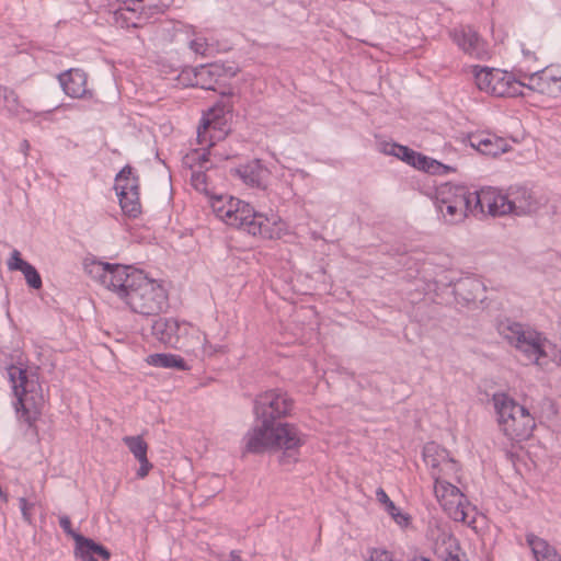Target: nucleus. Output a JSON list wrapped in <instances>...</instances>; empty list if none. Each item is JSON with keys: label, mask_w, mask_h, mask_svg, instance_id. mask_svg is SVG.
Returning a JSON list of instances; mask_svg holds the SVG:
<instances>
[{"label": "nucleus", "mask_w": 561, "mask_h": 561, "mask_svg": "<svg viewBox=\"0 0 561 561\" xmlns=\"http://www.w3.org/2000/svg\"><path fill=\"white\" fill-rule=\"evenodd\" d=\"M293 408V399L279 389L259 394L254 400V414L260 424L244 436L245 450L252 454L266 449L279 450L282 465L295 463L300 447L306 443V435L294 424L276 422L288 416Z\"/></svg>", "instance_id": "1"}, {"label": "nucleus", "mask_w": 561, "mask_h": 561, "mask_svg": "<svg viewBox=\"0 0 561 561\" xmlns=\"http://www.w3.org/2000/svg\"><path fill=\"white\" fill-rule=\"evenodd\" d=\"M213 209L216 216L229 226L252 236L272 237L268 219L265 215L255 211L249 203L232 196H229L224 203V198L219 197L213 203Z\"/></svg>", "instance_id": "2"}, {"label": "nucleus", "mask_w": 561, "mask_h": 561, "mask_svg": "<svg viewBox=\"0 0 561 561\" xmlns=\"http://www.w3.org/2000/svg\"><path fill=\"white\" fill-rule=\"evenodd\" d=\"M493 405L501 431L511 440L522 442L533 435L536 426L529 411L504 392L494 393Z\"/></svg>", "instance_id": "3"}, {"label": "nucleus", "mask_w": 561, "mask_h": 561, "mask_svg": "<svg viewBox=\"0 0 561 561\" xmlns=\"http://www.w3.org/2000/svg\"><path fill=\"white\" fill-rule=\"evenodd\" d=\"M7 370L20 405L16 410L21 411V416L31 425L45 404L42 387L36 376L30 375L26 369L11 365Z\"/></svg>", "instance_id": "4"}, {"label": "nucleus", "mask_w": 561, "mask_h": 561, "mask_svg": "<svg viewBox=\"0 0 561 561\" xmlns=\"http://www.w3.org/2000/svg\"><path fill=\"white\" fill-rule=\"evenodd\" d=\"M124 301L134 312L158 316L168 307V295L160 284L142 273L136 275V283L126 294Z\"/></svg>", "instance_id": "5"}, {"label": "nucleus", "mask_w": 561, "mask_h": 561, "mask_svg": "<svg viewBox=\"0 0 561 561\" xmlns=\"http://www.w3.org/2000/svg\"><path fill=\"white\" fill-rule=\"evenodd\" d=\"M89 273L98 278L107 289L113 290L123 300L136 283V275L142 274L129 265L111 264L93 261L87 266Z\"/></svg>", "instance_id": "6"}, {"label": "nucleus", "mask_w": 561, "mask_h": 561, "mask_svg": "<svg viewBox=\"0 0 561 561\" xmlns=\"http://www.w3.org/2000/svg\"><path fill=\"white\" fill-rule=\"evenodd\" d=\"M194 328L185 322L174 318L158 317L152 320L151 334L161 344L181 350L184 352H193L195 344L192 333Z\"/></svg>", "instance_id": "7"}, {"label": "nucleus", "mask_w": 561, "mask_h": 561, "mask_svg": "<svg viewBox=\"0 0 561 561\" xmlns=\"http://www.w3.org/2000/svg\"><path fill=\"white\" fill-rule=\"evenodd\" d=\"M473 76L476 84L481 91L502 98L523 95V84L512 73L476 66L473 67Z\"/></svg>", "instance_id": "8"}, {"label": "nucleus", "mask_w": 561, "mask_h": 561, "mask_svg": "<svg viewBox=\"0 0 561 561\" xmlns=\"http://www.w3.org/2000/svg\"><path fill=\"white\" fill-rule=\"evenodd\" d=\"M502 333L531 363L540 365V360L548 357L547 340L537 331L526 330L520 323L513 322L504 327Z\"/></svg>", "instance_id": "9"}, {"label": "nucleus", "mask_w": 561, "mask_h": 561, "mask_svg": "<svg viewBox=\"0 0 561 561\" xmlns=\"http://www.w3.org/2000/svg\"><path fill=\"white\" fill-rule=\"evenodd\" d=\"M435 480L434 492L446 512L455 522H461L471 525L474 519L469 518V503L460 489L450 482L442 479L433 472Z\"/></svg>", "instance_id": "10"}, {"label": "nucleus", "mask_w": 561, "mask_h": 561, "mask_svg": "<svg viewBox=\"0 0 561 561\" xmlns=\"http://www.w3.org/2000/svg\"><path fill=\"white\" fill-rule=\"evenodd\" d=\"M238 71V67L233 64L213 62L201 65L192 69L193 79L190 80V84L204 90L217 91L218 88L225 87L227 81L233 78Z\"/></svg>", "instance_id": "11"}, {"label": "nucleus", "mask_w": 561, "mask_h": 561, "mask_svg": "<svg viewBox=\"0 0 561 561\" xmlns=\"http://www.w3.org/2000/svg\"><path fill=\"white\" fill-rule=\"evenodd\" d=\"M437 203L456 205L470 214H478L481 206L479 192H469L465 186L446 185L438 191Z\"/></svg>", "instance_id": "12"}, {"label": "nucleus", "mask_w": 561, "mask_h": 561, "mask_svg": "<svg viewBox=\"0 0 561 561\" xmlns=\"http://www.w3.org/2000/svg\"><path fill=\"white\" fill-rule=\"evenodd\" d=\"M451 35L454 42L463 53L477 59H483L486 56L485 43L472 27L463 26L455 30Z\"/></svg>", "instance_id": "13"}, {"label": "nucleus", "mask_w": 561, "mask_h": 561, "mask_svg": "<svg viewBox=\"0 0 561 561\" xmlns=\"http://www.w3.org/2000/svg\"><path fill=\"white\" fill-rule=\"evenodd\" d=\"M230 172L241 179L244 184L263 190L266 187L270 178V171L262 165L260 160H253L244 165L231 169Z\"/></svg>", "instance_id": "14"}, {"label": "nucleus", "mask_w": 561, "mask_h": 561, "mask_svg": "<svg viewBox=\"0 0 561 561\" xmlns=\"http://www.w3.org/2000/svg\"><path fill=\"white\" fill-rule=\"evenodd\" d=\"M479 199L481 201V206H478V214H484L485 207L488 208V213L492 216L513 214L510 196L502 195L494 191H481L479 192Z\"/></svg>", "instance_id": "15"}, {"label": "nucleus", "mask_w": 561, "mask_h": 561, "mask_svg": "<svg viewBox=\"0 0 561 561\" xmlns=\"http://www.w3.org/2000/svg\"><path fill=\"white\" fill-rule=\"evenodd\" d=\"M471 147L485 156H497L507 151V141L491 134H478L469 138Z\"/></svg>", "instance_id": "16"}, {"label": "nucleus", "mask_w": 561, "mask_h": 561, "mask_svg": "<svg viewBox=\"0 0 561 561\" xmlns=\"http://www.w3.org/2000/svg\"><path fill=\"white\" fill-rule=\"evenodd\" d=\"M65 93L71 98H82L87 93V76L80 69H69L58 76Z\"/></svg>", "instance_id": "17"}, {"label": "nucleus", "mask_w": 561, "mask_h": 561, "mask_svg": "<svg viewBox=\"0 0 561 561\" xmlns=\"http://www.w3.org/2000/svg\"><path fill=\"white\" fill-rule=\"evenodd\" d=\"M123 442L134 457L139 461L140 466L137 470V477L144 479L152 468V463L147 457L148 444L141 436H125L123 437Z\"/></svg>", "instance_id": "18"}, {"label": "nucleus", "mask_w": 561, "mask_h": 561, "mask_svg": "<svg viewBox=\"0 0 561 561\" xmlns=\"http://www.w3.org/2000/svg\"><path fill=\"white\" fill-rule=\"evenodd\" d=\"M122 3L114 15L115 21L121 23L122 27H140L141 16L137 15L140 10V0H118Z\"/></svg>", "instance_id": "19"}, {"label": "nucleus", "mask_w": 561, "mask_h": 561, "mask_svg": "<svg viewBox=\"0 0 561 561\" xmlns=\"http://www.w3.org/2000/svg\"><path fill=\"white\" fill-rule=\"evenodd\" d=\"M423 458L425 463L432 469H439L442 466L456 469L457 463L449 458L446 449L439 448L435 443H428L424 446Z\"/></svg>", "instance_id": "20"}, {"label": "nucleus", "mask_w": 561, "mask_h": 561, "mask_svg": "<svg viewBox=\"0 0 561 561\" xmlns=\"http://www.w3.org/2000/svg\"><path fill=\"white\" fill-rule=\"evenodd\" d=\"M484 291L483 284L471 277H466L458 280L455 284V295L466 302H476L482 300V294Z\"/></svg>", "instance_id": "21"}, {"label": "nucleus", "mask_w": 561, "mask_h": 561, "mask_svg": "<svg viewBox=\"0 0 561 561\" xmlns=\"http://www.w3.org/2000/svg\"><path fill=\"white\" fill-rule=\"evenodd\" d=\"M511 204L513 206V214L515 215H529L537 210L538 203L533 197L531 193L526 188H518L511 193Z\"/></svg>", "instance_id": "22"}, {"label": "nucleus", "mask_w": 561, "mask_h": 561, "mask_svg": "<svg viewBox=\"0 0 561 561\" xmlns=\"http://www.w3.org/2000/svg\"><path fill=\"white\" fill-rule=\"evenodd\" d=\"M461 548L459 540L447 530H439L434 542V549L437 557L442 560L458 552Z\"/></svg>", "instance_id": "23"}, {"label": "nucleus", "mask_w": 561, "mask_h": 561, "mask_svg": "<svg viewBox=\"0 0 561 561\" xmlns=\"http://www.w3.org/2000/svg\"><path fill=\"white\" fill-rule=\"evenodd\" d=\"M134 169L130 165H125L115 178V190L117 194L139 193V179L134 175Z\"/></svg>", "instance_id": "24"}, {"label": "nucleus", "mask_w": 561, "mask_h": 561, "mask_svg": "<svg viewBox=\"0 0 561 561\" xmlns=\"http://www.w3.org/2000/svg\"><path fill=\"white\" fill-rule=\"evenodd\" d=\"M146 362L156 367H162V368H175L178 370H187L188 366L185 363V360L174 354H164V353H157L151 354L146 358Z\"/></svg>", "instance_id": "25"}, {"label": "nucleus", "mask_w": 561, "mask_h": 561, "mask_svg": "<svg viewBox=\"0 0 561 561\" xmlns=\"http://www.w3.org/2000/svg\"><path fill=\"white\" fill-rule=\"evenodd\" d=\"M0 108L7 111L10 116L19 117L25 112L20 104L18 94L7 87L0 85Z\"/></svg>", "instance_id": "26"}, {"label": "nucleus", "mask_w": 561, "mask_h": 561, "mask_svg": "<svg viewBox=\"0 0 561 561\" xmlns=\"http://www.w3.org/2000/svg\"><path fill=\"white\" fill-rule=\"evenodd\" d=\"M382 152L389 156H394L414 168L416 165V160L421 154L405 146L398 145L396 142L383 144Z\"/></svg>", "instance_id": "27"}, {"label": "nucleus", "mask_w": 561, "mask_h": 561, "mask_svg": "<svg viewBox=\"0 0 561 561\" xmlns=\"http://www.w3.org/2000/svg\"><path fill=\"white\" fill-rule=\"evenodd\" d=\"M526 542L538 561H545L546 558L554 556L556 549L534 534L526 535Z\"/></svg>", "instance_id": "28"}, {"label": "nucleus", "mask_w": 561, "mask_h": 561, "mask_svg": "<svg viewBox=\"0 0 561 561\" xmlns=\"http://www.w3.org/2000/svg\"><path fill=\"white\" fill-rule=\"evenodd\" d=\"M550 69H543L536 71L528 76V83L522 82V89L528 88L531 91L539 92L541 94L551 93L549 84L547 83Z\"/></svg>", "instance_id": "29"}, {"label": "nucleus", "mask_w": 561, "mask_h": 561, "mask_svg": "<svg viewBox=\"0 0 561 561\" xmlns=\"http://www.w3.org/2000/svg\"><path fill=\"white\" fill-rule=\"evenodd\" d=\"M119 197V205L125 215L130 218H137L141 214V204L139 201V193L117 194Z\"/></svg>", "instance_id": "30"}, {"label": "nucleus", "mask_w": 561, "mask_h": 561, "mask_svg": "<svg viewBox=\"0 0 561 561\" xmlns=\"http://www.w3.org/2000/svg\"><path fill=\"white\" fill-rule=\"evenodd\" d=\"M217 112L218 110L211 108L207 116L203 118V125H201L197 129V140L199 144H204L207 141V133L210 128H220V119Z\"/></svg>", "instance_id": "31"}, {"label": "nucleus", "mask_w": 561, "mask_h": 561, "mask_svg": "<svg viewBox=\"0 0 561 561\" xmlns=\"http://www.w3.org/2000/svg\"><path fill=\"white\" fill-rule=\"evenodd\" d=\"M415 168L431 174H446L450 170L449 167L423 154L417 158Z\"/></svg>", "instance_id": "32"}, {"label": "nucleus", "mask_w": 561, "mask_h": 561, "mask_svg": "<svg viewBox=\"0 0 561 561\" xmlns=\"http://www.w3.org/2000/svg\"><path fill=\"white\" fill-rule=\"evenodd\" d=\"M79 540L82 541V545L81 548L78 549V551H84L91 556L98 554L103 560H108L111 558L110 550L104 546L95 542L93 539L87 537H79Z\"/></svg>", "instance_id": "33"}, {"label": "nucleus", "mask_w": 561, "mask_h": 561, "mask_svg": "<svg viewBox=\"0 0 561 561\" xmlns=\"http://www.w3.org/2000/svg\"><path fill=\"white\" fill-rule=\"evenodd\" d=\"M437 207L446 220L450 224L460 222L469 214V211L451 204L437 203Z\"/></svg>", "instance_id": "34"}, {"label": "nucleus", "mask_w": 561, "mask_h": 561, "mask_svg": "<svg viewBox=\"0 0 561 561\" xmlns=\"http://www.w3.org/2000/svg\"><path fill=\"white\" fill-rule=\"evenodd\" d=\"M25 277L27 285L33 289H41L43 286L42 277L37 270L27 263L21 271Z\"/></svg>", "instance_id": "35"}, {"label": "nucleus", "mask_w": 561, "mask_h": 561, "mask_svg": "<svg viewBox=\"0 0 561 561\" xmlns=\"http://www.w3.org/2000/svg\"><path fill=\"white\" fill-rule=\"evenodd\" d=\"M59 525L62 528V530L75 540V542H76L75 551H78V549L81 548V545H82V541L79 540V537H84V536L72 529L70 518L67 515H62L59 517Z\"/></svg>", "instance_id": "36"}, {"label": "nucleus", "mask_w": 561, "mask_h": 561, "mask_svg": "<svg viewBox=\"0 0 561 561\" xmlns=\"http://www.w3.org/2000/svg\"><path fill=\"white\" fill-rule=\"evenodd\" d=\"M547 83L549 84V90H551V93H547V95L551 98L561 96V73L550 69Z\"/></svg>", "instance_id": "37"}, {"label": "nucleus", "mask_w": 561, "mask_h": 561, "mask_svg": "<svg viewBox=\"0 0 561 561\" xmlns=\"http://www.w3.org/2000/svg\"><path fill=\"white\" fill-rule=\"evenodd\" d=\"M191 184L202 193H207V176L204 172L193 171L191 175Z\"/></svg>", "instance_id": "38"}, {"label": "nucleus", "mask_w": 561, "mask_h": 561, "mask_svg": "<svg viewBox=\"0 0 561 561\" xmlns=\"http://www.w3.org/2000/svg\"><path fill=\"white\" fill-rule=\"evenodd\" d=\"M28 262L24 261L21 257V253L18 250H13L11 253L10 259L8 260V268L10 271H22V268L27 264Z\"/></svg>", "instance_id": "39"}, {"label": "nucleus", "mask_w": 561, "mask_h": 561, "mask_svg": "<svg viewBox=\"0 0 561 561\" xmlns=\"http://www.w3.org/2000/svg\"><path fill=\"white\" fill-rule=\"evenodd\" d=\"M171 0H140V10L156 9L157 12H163L169 7Z\"/></svg>", "instance_id": "40"}, {"label": "nucleus", "mask_w": 561, "mask_h": 561, "mask_svg": "<svg viewBox=\"0 0 561 561\" xmlns=\"http://www.w3.org/2000/svg\"><path fill=\"white\" fill-rule=\"evenodd\" d=\"M376 497L379 503H381L385 506V510L389 513H392L396 511L397 506L394 503L389 499L387 493L382 488H378L376 491Z\"/></svg>", "instance_id": "41"}, {"label": "nucleus", "mask_w": 561, "mask_h": 561, "mask_svg": "<svg viewBox=\"0 0 561 561\" xmlns=\"http://www.w3.org/2000/svg\"><path fill=\"white\" fill-rule=\"evenodd\" d=\"M190 48L195 53L199 55H206V51L208 50V44L205 38L197 37L190 42Z\"/></svg>", "instance_id": "42"}, {"label": "nucleus", "mask_w": 561, "mask_h": 561, "mask_svg": "<svg viewBox=\"0 0 561 561\" xmlns=\"http://www.w3.org/2000/svg\"><path fill=\"white\" fill-rule=\"evenodd\" d=\"M19 503H20V510H21L23 519L26 523L31 524L32 523L31 508L33 507V504H30L25 497H20Z\"/></svg>", "instance_id": "43"}, {"label": "nucleus", "mask_w": 561, "mask_h": 561, "mask_svg": "<svg viewBox=\"0 0 561 561\" xmlns=\"http://www.w3.org/2000/svg\"><path fill=\"white\" fill-rule=\"evenodd\" d=\"M389 515H391V517L393 518V520L400 525V526H408V524L410 523V517L409 515L400 512V510L397 507L394 512L392 513H389Z\"/></svg>", "instance_id": "44"}, {"label": "nucleus", "mask_w": 561, "mask_h": 561, "mask_svg": "<svg viewBox=\"0 0 561 561\" xmlns=\"http://www.w3.org/2000/svg\"><path fill=\"white\" fill-rule=\"evenodd\" d=\"M369 561H393L391 554L385 550H375Z\"/></svg>", "instance_id": "45"}, {"label": "nucleus", "mask_w": 561, "mask_h": 561, "mask_svg": "<svg viewBox=\"0 0 561 561\" xmlns=\"http://www.w3.org/2000/svg\"><path fill=\"white\" fill-rule=\"evenodd\" d=\"M442 561H469L466 552L462 548L459 549L458 552L453 553L451 556L445 558Z\"/></svg>", "instance_id": "46"}, {"label": "nucleus", "mask_w": 561, "mask_h": 561, "mask_svg": "<svg viewBox=\"0 0 561 561\" xmlns=\"http://www.w3.org/2000/svg\"><path fill=\"white\" fill-rule=\"evenodd\" d=\"M208 154H209V152H206V151H204V152L195 151L194 159L197 160L202 167L204 162L208 161Z\"/></svg>", "instance_id": "47"}, {"label": "nucleus", "mask_w": 561, "mask_h": 561, "mask_svg": "<svg viewBox=\"0 0 561 561\" xmlns=\"http://www.w3.org/2000/svg\"><path fill=\"white\" fill-rule=\"evenodd\" d=\"M76 557L80 558L82 561H99L94 558V556L89 554L84 551H75Z\"/></svg>", "instance_id": "48"}, {"label": "nucleus", "mask_w": 561, "mask_h": 561, "mask_svg": "<svg viewBox=\"0 0 561 561\" xmlns=\"http://www.w3.org/2000/svg\"><path fill=\"white\" fill-rule=\"evenodd\" d=\"M192 336L194 337V339H193V342H194V343H197V344H195V347H196L197 345L202 344V343H203V341H206V337H203V340H202V337L199 336L198 331H197V330H195V329H194V331H193V333H192Z\"/></svg>", "instance_id": "49"}, {"label": "nucleus", "mask_w": 561, "mask_h": 561, "mask_svg": "<svg viewBox=\"0 0 561 561\" xmlns=\"http://www.w3.org/2000/svg\"><path fill=\"white\" fill-rule=\"evenodd\" d=\"M20 150L26 156L30 150V144L26 139H24L20 145Z\"/></svg>", "instance_id": "50"}, {"label": "nucleus", "mask_w": 561, "mask_h": 561, "mask_svg": "<svg viewBox=\"0 0 561 561\" xmlns=\"http://www.w3.org/2000/svg\"><path fill=\"white\" fill-rule=\"evenodd\" d=\"M230 561H242L239 551L232 550L230 552Z\"/></svg>", "instance_id": "51"}, {"label": "nucleus", "mask_w": 561, "mask_h": 561, "mask_svg": "<svg viewBox=\"0 0 561 561\" xmlns=\"http://www.w3.org/2000/svg\"><path fill=\"white\" fill-rule=\"evenodd\" d=\"M545 561H561L560 557L558 556L557 551L554 552L553 557H548L545 559Z\"/></svg>", "instance_id": "52"}, {"label": "nucleus", "mask_w": 561, "mask_h": 561, "mask_svg": "<svg viewBox=\"0 0 561 561\" xmlns=\"http://www.w3.org/2000/svg\"><path fill=\"white\" fill-rule=\"evenodd\" d=\"M412 561H431V560L425 557H417V558H414Z\"/></svg>", "instance_id": "53"}, {"label": "nucleus", "mask_w": 561, "mask_h": 561, "mask_svg": "<svg viewBox=\"0 0 561 561\" xmlns=\"http://www.w3.org/2000/svg\"><path fill=\"white\" fill-rule=\"evenodd\" d=\"M209 348H210V350L208 351V353H209V354H211L213 352H217V348H214V350H213V348H211V346H209ZM204 351H205V352H207L206 346H204Z\"/></svg>", "instance_id": "54"}]
</instances>
